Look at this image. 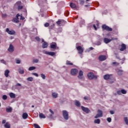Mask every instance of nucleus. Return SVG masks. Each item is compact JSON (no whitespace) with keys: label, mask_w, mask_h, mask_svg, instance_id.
I'll list each match as a JSON object with an SVG mask.
<instances>
[{"label":"nucleus","mask_w":128,"mask_h":128,"mask_svg":"<svg viewBox=\"0 0 128 128\" xmlns=\"http://www.w3.org/2000/svg\"><path fill=\"white\" fill-rule=\"evenodd\" d=\"M14 50V47L12 44H10V45L9 48H8V52H12Z\"/></svg>","instance_id":"9d476101"},{"label":"nucleus","mask_w":128,"mask_h":128,"mask_svg":"<svg viewBox=\"0 0 128 128\" xmlns=\"http://www.w3.org/2000/svg\"><path fill=\"white\" fill-rule=\"evenodd\" d=\"M27 80H28V82H32L34 80V78L30 77L27 78Z\"/></svg>","instance_id":"72a5a7b5"},{"label":"nucleus","mask_w":128,"mask_h":128,"mask_svg":"<svg viewBox=\"0 0 128 128\" xmlns=\"http://www.w3.org/2000/svg\"><path fill=\"white\" fill-rule=\"evenodd\" d=\"M98 60L100 62H103V60H106V56L101 55L99 56Z\"/></svg>","instance_id":"6e6552de"},{"label":"nucleus","mask_w":128,"mask_h":128,"mask_svg":"<svg viewBox=\"0 0 128 128\" xmlns=\"http://www.w3.org/2000/svg\"><path fill=\"white\" fill-rule=\"evenodd\" d=\"M16 64H20V60H18V59H16Z\"/></svg>","instance_id":"de8ad7c7"},{"label":"nucleus","mask_w":128,"mask_h":128,"mask_svg":"<svg viewBox=\"0 0 128 128\" xmlns=\"http://www.w3.org/2000/svg\"><path fill=\"white\" fill-rule=\"evenodd\" d=\"M34 116L35 118H38V113H34Z\"/></svg>","instance_id":"8fccbe9b"},{"label":"nucleus","mask_w":128,"mask_h":128,"mask_svg":"<svg viewBox=\"0 0 128 128\" xmlns=\"http://www.w3.org/2000/svg\"><path fill=\"white\" fill-rule=\"evenodd\" d=\"M90 50H94V48L92 47L90 48Z\"/></svg>","instance_id":"69168bd1"},{"label":"nucleus","mask_w":128,"mask_h":128,"mask_svg":"<svg viewBox=\"0 0 128 128\" xmlns=\"http://www.w3.org/2000/svg\"><path fill=\"white\" fill-rule=\"evenodd\" d=\"M78 70L76 69H72L71 70V74L72 76H76V74H78Z\"/></svg>","instance_id":"9b49d317"},{"label":"nucleus","mask_w":128,"mask_h":128,"mask_svg":"<svg viewBox=\"0 0 128 128\" xmlns=\"http://www.w3.org/2000/svg\"><path fill=\"white\" fill-rule=\"evenodd\" d=\"M104 42H105V44H108V42H112V40L108 38H104Z\"/></svg>","instance_id":"f3484780"},{"label":"nucleus","mask_w":128,"mask_h":128,"mask_svg":"<svg viewBox=\"0 0 128 128\" xmlns=\"http://www.w3.org/2000/svg\"><path fill=\"white\" fill-rule=\"evenodd\" d=\"M8 74H10V70H6L4 72V76H6V78L8 77Z\"/></svg>","instance_id":"aec40b11"},{"label":"nucleus","mask_w":128,"mask_h":128,"mask_svg":"<svg viewBox=\"0 0 128 128\" xmlns=\"http://www.w3.org/2000/svg\"><path fill=\"white\" fill-rule=\"evenodd\" d=\"M19 74H24V69L20 68L18 70Z\"/></svg>","instance_id":"c756f323"},{"label":"nucleus","mask_w":128,"mask_h":128,"mask_svg":"<svg viewBox=\"0 0 128 128\" xmlns=\"http://www.w3.org/2000/svg\"><path fill=\"white\" fill-rule=\"evenodd\" d=\"M94 124H100V119H96L94 120Z\"/></svg>","instance_id":"cd10ccee"},{"label":"nucleus","mask_w":128,"mask_h":128,"mask_svg":"<svg viewBox=\"0 0 128 128\" xmlns=\"http://www.w3.org/2000/svg\"><path fill=\"white\" fill-rule=\"evenodd\" d=\"M32 108H34V106L32 105Z\"/></svg>","instance_id":"774afa93"},{"label":"nucleus","mask_w":128,"mask_h":128,"mask_svg":"<svg viewBox=\"0 0 128 128\" xmlns=\"http://www.w3.org/2000/svg\"><path fill=\"white\" fill-rule=\"evenodd\" d=\"M16 18H14L12 20V22H18V20H22V16H20V14H18L16 15Z\"/></svg>","instance_id":"0eeeda50"},{"label":"nucleus","mask_w":128,"mask_h":128,"mask_svg":"<svg viewBox=\"0 0 128 128\" xmlns=\"http://www.w3.org/2000/svg\"><path fill=\"white\" fill-rule=\"evenodd\" d=\"M33 64H38V59H34L32 60Z\"/></svg>","instance_id":"473e14b6"},{"label":"nucleus","mask_w":128,"mask_h":128,"mask_svg":"<svg viewBox=\"0 0 128 128\" xmlns=\"http://www.w3.org/2000/svg\"><path fill=\"white\" fill-rule=\"evenodd\" d=\"M118 40V38H112L111 39H110V40Z\"/></svg>","instance_id":"49530a36"},{"label":"nucleus","mask_w":128,"mask_h":128,"mask_svg":"<svg viewBox=\"0 0 128 128\" xmlns=\"http://www.w3.org/2000/svg\"><path fill=\"white\" fill-rule=\"evenodd\" d=\"M121 92L122 94H126V90H121Z\"/></svg>","instance_id":"4c0bfd02"},{"label":"nucleus","mask_w":128,"mask_h":128,"mask_svg":"<svg viewBox=\"0 0 128 128\" xmlns=\"http://www.w3.org/2000/svg\"><path fill=\"white\" fill-rule=\"evenodd\" d=\"M42 2L46 4L48 2V0H42Z\"/></svg>","instance_id":"13d9d810"},{"label":"nucleus","mask_w":128,"mask_h":128,"mask_svg":"<svg viewBox=\"0 0 128 128\" xmlns=\"http://www.w3.org/2000/svg\"><path fill=\"white\" fill-rule=\"evenodd\" d=\"M41 78H42L43 80H46V76L43 74H41Z\"/></svg>","instance_id":"79ce46f5"},{"label":"nucleus","mask_w":128,"mask_h":128,"mask_svg":"<svg viewBox=\"0 0 128 128\" xmlns=\"http://www.w3.org/2000/svg\"><path fill=\"white\" fill-rule=\"evenodd\" d=\"M88 76L90 80H94V78H98V76H94L93 72H90L88 74Z\"/></svg>","instance_id":"7ed1b4c3"},{"label":"nucleus","mask_w":128,"mask_h":128,"mask_svg":"<svg viewBox=\"0 0 128 128\" xmlns=\"http://www.w3.org/2000/svg\"><path fill=\"white\" fill-rule=\"evenodd\" d=\"M6 32L8 34H16V32L14 30H10L8 28L6 29Z\"/></svg>","instance_id":"f8f14e48"},{"label":"nucleus","mask_w":128,"mask_h":128,"mask_svg":"<svg viewBox=\"0 0 128 128\" xmlns=\"http://www.w3.org/2000/svg\"><path fill=\"white\" fill-rule=\"evenodd\" d=\"M16 86H22V84H20L18 83L16 84Z\"/></svg>","instance_id":"052dcab7"},{"label":"nucleus","mask_w":128,"mask_h":128,"mask_svg":"<svg viewBox=\"0 0 128 128\" xmlns=\"http://www.w3.org/2000/svg\"><path fill=\"white\" fill-rule=\"evenodd\" d=\"M76 50H78V53L79 54H82V52H84V48L81 46H78L76 47Z\"/></svg>","instance_id":"39448f33"},{"label":"nucleus","mask_w":128,"mask_h":128,"mask_svg":"<svg viewBox=\"0 0 128 128\" xmlns=\"http://www.w3.org/2000/svg\"><path fill=\"white\" fill-rule=\"evenodd\" d=\"M4 126L6 128H10V124L8 122H7L4 125Z\"/></svg>","instance_id":"412c9836"},{"label":"nucleus","mask_w":128,"mask_h":128,"mask_svg":"<svg viewBox=\"0 0 128 128\" xmlns=\"http://www.w3.org/2000/svg\"><path fill=\"white\" fill-rule=\"evenodd\" d=\"M64 20H58V22H56V24H58V26H60V24H62V22H64Z\"/></svg>","instance_id":"6ab92c4d"},{"label":"nucleus","mask_w":128,"mask_h":128,"mask_svg":"<svg viewBox=\"0 0 128 128\" xmlns=\"http://www.w3.org/2000/svg\"><path fill=\"white\" fill-rule=\"evenodd\" d=\"M39 116L40 118H46V116H44L42 113H40L39 114Z\"/></svg>","instance_id":"a878e982"},{"label":"nucleus","mask_w":128,"mask_h":128,"mask_svg":"<svg viewBox=\"0 0 128 128\" xmlns=\"http://www.w3.org/2000/svg\"><path fill=\"white\" fill-rule=\"evenodd\" d=\"M6 112H12V107H8L6 108Z\"/></svg>","instance_id":"dca6fc26"},{"label":"nucleus","mask_w":128,"mask_h":128,"mask_svg":"<svg viewBox=\"0 0 128 128\" xmlns=\"http://www.w3.org/2000/svg\"><path fill=\"white\" fill-rule=\"evenodd\" d=\"M50 48H56V42H52L50 44Z\"/></svg>","instance_id":"2eb2a0df"},{"label":"nucleus","mask_w":128,"mask_h":128,"mask_svg":"<svg viewBox=\"0 0 128 128\" xmlns=\"http://www.w3.org/2000/svg\"><path fill=\"white\" fill-rule=\"evenodd\" d=\"M2 99L6 100L8 99V96H6V95H4L2 96Z\"/></svg>","instance_id":"ea45409f"},{"label":"nucleus","mask_w":128,"mask_h":128,"mask_svg":"<svg viewBox=\"0 0 128 128\" xmlns=\"http://www.w3.org/2000/svg\"><path fill=\"white\" fill-rule=\"evenodd\" d=\"M102 28L104 30H107L108 32H112V28H110V26L104 24L102 26Z\"/></svg>","instance_id":"f03ea898"},{"label":"nucleus","mask_w":128,"mask_h":128,"mask_svg":"<svg viewBox=\"0 0 128 128\" xmlns=\"http://www.w3.org/2000/svg\"><path fill=\"white\" fill-rule=\"evenodd\" d=\"M48 44L46 42H44V44L42 45V47L43 48H48Z\"/></svg>","instance_id":"a211bd4d"},{"label":"nucleus","mask_w":128,"mask_h":128,"mask_svg":"<svg viewBox=\"0 0 128 128\" xmlns=\"http://www.w3.org/2000/svg\"><path fill=\"white\" fill-rule=\"evenodd\" d=\"M66 64L67 66H72V63L70 62V61L67 60L66 62Z\"/></svg>","instance_id":"7c9ffc66"},{"label":"nucleus","mask_w":128,"mask_h":128,"mask_svg":"<svg viewBox=\"0 0 128 128\" xmlns=\"http://www.w3.org/2000/svg\"><path fill=\"white\" fill-rule=\"evenodd\" d=\"M110 114H114V112L113 110H110Z\"/></svg>","instance_id":"4d7b16f0"},{"label":"nucleus","mask_w":128,"mask_h":128,"mask_svg":"<svg viewBox=\"0 0 128 128\" xmlns=\"http://www.w3.org/2000/svg\"><path fill=\"white\" fill-rule=\"evenodd\" d=\"M70 6L72 8H76V5L74 3H70Z\"/></svg>","instance_id":"5701e85b"},{"label":"nucleus","mask_w":128,"mask_h":128,"mask_svg":"<svg viewBox=\"0 0 128 128\" xmlns=\"http://www.w3.org/2000/svg\"><path fill=\"white\" fill-rule=\"evenodd\" d=\"M84 100H89V98L88 96H84Z\"/></svg>","instance_id":"6e6d98bb"},{"label":"nucleus","mask_w":128,"mask_h":128,"mask_svg":"<svg viewBox=\"0 0 128 128\" xmlns=\"http://www.w3.org/2000/svg\"><path fill=\"white\" fill-rule=\"evenodd\" d=\"M121 46L122 48H120V52H124V50H126V46L125 44H122Z\"/></svg>","instance_id":"ddd939ff"},{"label":"nucleus","mask_w":128,"mask_h":128,"mask_svg":"<svg viewBox=\"0 0 128 128\" xmlns=\"http://www.w3.org/2000/svg\"><path fill=\"white\" fill-rule=\"evenodd\" d=\"M28 114L26 113H24L22 114V118L24 120H26V118H28Z\"/></svg>","instance_id":"393cba45"},{"label":"nucleus","mask_w":128,"mask_h":128,"mask_svg":"<svg viewBox=\"0 0 128 128\" xmlns=\"http://www.w3.org/2000/svg\"><path fill=\"white\" fill-rule=\"evenodd\" d=\"M62 114L64 120H68V112L66 110H64L62 111Z\"/></svg>","instance_id":"20e7f679"},{"label":"nucleus","mask_w":128,"mask_h":128,"mask_svg":"<svg viewBox=\"0 0 128 128\" xmlns=\"http://www.w3.org/2000/svg\"><path fill=\"white\" fill-rule=\"evenodd\" d=\"M36 70V67L31 66V67H30L28 68V70Z\"/></svg>","instance_id":"f704fd0d"},{"label":"nucleus","mask_w":128,"mask_h":128,"mask_svg":"<svg viewBox=\"0 0 128 128\" xmlns=\"http://www.w3.org/2000/svg\"><path fill=\"white\" fill-rule=\"evenodd\" d=\"M33 76H38V74L36 73H32Z\"/></svg>","instance_id":"5fc2aeb1"},{"label":"nucleus","mask_w":128,"mask_h":128,"mask_svg":"<svg viewBox=\"0 0 128 128\" xmlns=\"http://www.w3.org/2000/svg\"><path fill=\"white\" fill-rule=\"evenodd\" d=\"M42 42H44V39H42Z\"/></svg>","instance_id":"338daca9"},{"label":"nucleus","mask_w":128,"mask_h":128,"mask_svg":"<svg viewBox=\"0 0 128 128\" xmlns=\"http://www.w3.org/2000/svg\"><path fill=\"white\" fill-rule=\"evenodd\" d=\"M44 26H46V28H48V26H50V24L46 22L44 24Z\"/></svg>","instance_id":"a18cd8bd"},{"label":"nucleus","mask_w":128,"mask_h":128,"mask_svg":"<svg viewBox=\"0 0 128 128\" xmlns=\"http://www.w3.org/2000/svg\"><path fill=\"white\" fill-rule=\"evenodd\" d=\"M80 4H81V6H83V4H84V0H80Z\"/></svg>","instance_id":"58836bf2"},{"label":"nucleus","mask_w":128,"mask_h":128,"mask_svg":"<svg viewBox=\"0 0 128 128\" xmlns=\"http://www.w3.org/2000/svg\"><path fill=\"white\" fill-rule=\"evenodd\" d=\"M0 62H2V64H6V61H4V60H0Z\"/></svg>","instance_id":"603ef678"},{"label":"nucleus","mask_w":128,"mask_h":128,"mask_svg":"<svg viewBox=\"0 0 128 128\" xmlns=\"http://www.w3.org/2000/svg\"><path fill=\"white\" fill-rule=\"evenodd\" d=\"M78 78L80 80H82L84 78V72L80 70L78 76Z\"/></svg>","instance_id":"1a4fd4ad"},{"label":"nucleus","mask_w":128,"mask_h":128,"mask_svg":"<svg viewBox=\"0 0 128 128\" xmlns=\"http://www.w3.org/2000/svg\"><path fill=\"white\" fill-rule=\"evenodd\" d=\"M50 112H51V114H54V111H52V110L50 109Z\"/></svg>","instance_id":"680f3d73"},{"label":"nucleus","mask_w":128,"mask_h":128,"mask_svg":"<svg viewBox=\"0 0 128 128\" xmlns=\"http://www.w3.org/2000/svg\"><path fill=\"white\" fill-rule=\"evenodd\" d=\"M81 108L83 112H86V114H88L89 112H90V110L88 109V108H86L84 106H81Z\"/></svg>","instance_id":"423d86ee"},{"label":"nucleus","mask_w":128,"mask_h":128,"mask_svg":"<svg viewBox=\"0 0 128 128\" xmlns=\"http://www.w3.org/2000/svg\"><path fill=\"white\" fill-rule=\"evenodd\" d=\"M34 126L35 128H40V126H38V124H34Z\"/></svg>","instance_id":"a19ab883"},{"label":"nucleus","mask_w":128,"mask_h":128,"mask_svg":"<svg viewBox=\"0 0 128 128\" xmlns=\"http://www.w3.org/2000/svg\"><path fill=\"white\" fill-rule=\"evenodd\" d=\"M102 111L100 110H98V113L96 116H94V118H102Z\"/></svg>","instance_id":"f257e3e1"},{"label":"nucleus","mask_w":128,"mask_h":128,"mask_svg":"<svg viewBox=\"0 0 128 128\" xmlns=\"http://www.w3.org/2000/svg\"><path fill=\"white\" fill-rule=\"evenodd\" d=\"M112 64H113V66H119L120 63L117 62H113L112 63Z\"/></svg>","instance_id":"2f4dec72"},{"label":"nucleus","mask_w":128,"mask_h":128,"mask_svg":"<svg viewBox=\"0 0 128 128\" xmlns=\"http://www.w3.org/2000/svg\"><path fill=\"white\" fill-rule=\"evenodd\" d=\"M107 120L108 122H112V118H107Z\"/></svg>","instance_id":"09e8293b"},{"label":"nucleus","mask_w":128,"mask_h":128,"mask_svg":"<svg viewBox=\"0 0 128 128\" xmlns=\"http://www.w3.org/2000/svg\"><path fill=\"white\" fill-rule=\"evenodd\" d=\"M46 54H48V56H54L56 54L54 52H46Z\"/></svg>","instance_id":"4468645a"},{"label":"nucleus","mask_w":128,"mask_h":128,"mask_svg":"<svg viewBox=\"0 0 128 128\" xmlns=\"http://www.w3.org/2000/svg\"><path fill=\"white\" fill-rule=\"evenodd\" d=\"M17 4H22V2H17Z\"/></svg>","instance_id":"0e129e2a"},{"label":"nucleus","mask_w":128,"mask_h":128,"mask_svg":"<svg viewBox=\"0 0 128 128\" xmlns=\"http://www.w3.org/2000/svg\"><path fill=\"white\" fill-rule=\"evenodd\" d=\"M6 120H3L2 122V124H6Z\"/></svg>","instance_id":"e2e57ef3"},{"label":"nucleus","mask_w":128,"mask_h":128,"mask_svg":"<svg viewBox=\"0 0 128 128\" xmlns=\"http://www.w3.org/2000/svg\"><path fill=\"white\" fill-rule=\"evenodd\" d=\"M52 96L54 98H58V93L53 92L52 94Z\"/></svg>","instance_id":"bb28decb"},{"label":"nucleus","mask_w":128,"mask_h":128,"mask_svg":"<svg viewBox=\"0 0 128 128\" xmlns=\"http://www.w3.org/2000/svg\"><path fill=\"white\" fill-rule=\"evenodd\" d=\"M24 7L22 6H20V5H19L18 6V10H22V8H23Z\"/></svg>","instance_id":"37998d69"},{"label":"nucleus","mask_w":128,"mask_h":128,"mask_svg":"<svg viewBox=\"0 0 128 128\" xmlns=\"http://www.w3.org/2000/svg\"><path fill=\"white\" fill-rule=\"evenodd\" d=\"M10 96L11 98H16V94L14 93H10Z\"/></svg>","instance_id":"c85d7f7f"},{"label":"nucleus","mask_w":128,"mask_h":128,"mask_svg":"<svg viewBox=\"0 0 128 128\" xmlns=\"http://www.w3.org/2000/svg\"><path fill=\"white\" fill-rule=\"evenodd\" d=\"M36 40H38V42H40V37L36 36Z\"/></svg>","instance_id":"c03bdc74"},{"label":"nucleus","mask_w":128,"mask_h":128,"mask_svg":"<svg viewBox=\"0 0 128 128\" xmlns=\"http://www.w3.org/2000/svg\"><path fill=\"white\" fill-rule=\"evenodd\" d=\"M118 76H122V70H119L118 72Z\"/></svg>","instance_id":"c9c22d12"},{"label":"nucleus","mask_w":128,"mask_h":128,"mask_svg":"<svg viewBox=\"0 0 128 128\" xmlns=\"http://www.w3.org/2000/svg\"><path fill=\"white\" fill-rule=\"evenodd\" d=\"M117 94H119V96H120V94H122V90H118L117 91Z\"/></svg>","instance_id":"3c124183"},{"label":"nucleus","mask_w":128,"mask_h":128,"mask_svg":"<svg viewBox=\"0 0 128 128\" xmlns=\"http://www.w3.org/2000/svg\"><path fill=\"white\" fill-rule=\"evenodd\" d=\"M110 78V74H106L105 76H104V80H109Z\"/></svg>","instance_id":"b1692460"},{"label":"nucleus","mask_w":128,"mask_h":128,"mask_svg":"<svg viewBox=\"0 0 128 128\" xmlns=\"http://www.w3.org/2000/svg\"><path fill=\"white\" fill-rule=\"evenodd\" d=\"M93 26L95 30H98V28H96V25H93Z\"/></svg>","instance_id":"bf43d9fd"},{"label":"nucleus","mask_w":128,"mask_h":128,"mask_svg":"<svg viewBox=\"0 0 128 128\" xmlns=\"http://www.w3.org/2000/svg\"><path fill=\"white\" fill-rule=\"evenodd\" d=\"M54 28V24L50 26V28Z\"/></svg>","instance_id":"864d4df0"},{"label":"nucleus","mask_w":128,"mask_h":128,"mask_svg":"<svg viewBox=\"0 0 128 128\" xmlns=\"http://www.w3.org/2000/svg\"><path fill=\"white\" fill-rule=\"evenodd\" d=\"M124 121L125 122L126 124H128V118H126V117L124 118Z\"/></svg>","instance_id":"e433bc0d"},{"label":"nucleus","mask_w":128,"mask_h":128,"mask_svg":"<svg viewBox=\"0 0 128 128\" xmlns=\"http://www.w3.org/2000/svg\"><path fill=\"white\" fill-rule=\"evenodd\" d=\"M75 104L76 106H78V108H80V102L78 100H76L75 101Z\"/></svg>","instance_id":"4be33fe9"}]
</instances>
